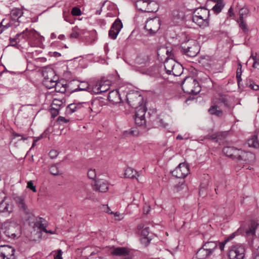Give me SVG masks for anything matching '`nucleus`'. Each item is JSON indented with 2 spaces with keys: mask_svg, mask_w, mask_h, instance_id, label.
Instances as JSON below:
<instances>
[{
  "mask_svg": "<svg viewBox=\"0 0 259 259\" xmlns=\"http://www.w3.org/2000/svg\"><path fill=\"white\" fill-rule=\"evenodd\" d=\"M209 11L204 8L196 9L193 14L192 20L201 28H205L209 25Z\"/></svg>",
  "mask_w": 259,
  "mask_h": 259,
  "instance_id": "nucleus-1",
  "label": "nucleus"
},
{
  "mask_svg": "<svg viewBox=\"0 0 259 259\" xmlns=\"http://www.w3.org/2000/svg\"><path fill=\"white\" fill-rule=\"evenodd\" d=\"M183 91L188 94L197 95L201 91L198 81L192 76L186 77L181 83Z\"/></svg>",
  "mask_w": 259,
  "mask_h": 259,
  "instance_id": "nucleus-2",
  "label": "nucleus"
},
{
  "mask_svg": "<svg viewBox=\"0 0 259 259\" xmlns=\"http://www.w3.org/2000/svg\"><path fill=\"white\" fill-rule=\"evenodd\" d=\"M181 48L183 53L190 57H195L200 51L199 45L194 39L182 42Z\"/></svg>",
  "mask_w": 259,
  "mask_h": 259,
  "instance_id": "nucleus-3",
  "label": "nucleus"
},
{
  "mask_svg": "<svg viewBox=\"0 0 259 259\" xmlns=\"http://www.w3.org/2000/svg\"><path fill=\"white\" fill-rule=\"evenodd\" d=\"M257 224L255 223H252L249 228L245 229L244 227H241L237 231L232 233L225 240L226 242H229L233 239L235 237L239 235H246L247 236H253L255 235L256 229Z\"/></svg>",
  "mask_w": 259,
  "mask_h": 259,
  "instance_id": "nucleus-4",
  "label": "nucleus"
},
{
  "mask_svg": "<svg viewBox=\"0 0 259 259\" xmlns=\"http://www.w3.org/2000/svg\"><path fill=\"white\" fill-rule=\"evenodd\" d=\"M26 192H24L22 195L17 197V206L19 208L20 212L24 215L23 219L27 221L31 218L32 213L30 209L26 203Z\"/></svg>",
  "mask_w": 259,
  "mask_h": 259,
  "instance_id": "nucleus-5",
  "label": "nucleus"
},
{
  "mask_svg": "<svg viewBox=\"0 0 259 259\" xmlns=\"http://www.w3.org/2000/svg\"><path fill=\"white\" fill-rule=\"evenodd\" d=\"M161 21L158 17H154L148 19L145 24L144 28L147 34L154 35L160 29Z\"/></svg>",
  "mask_w": 259,
  "mask_h": 259,
  "instance_id": "nucleus-6",
  "label": "nucleus"
},
{
  "mask_svg": "<svg viewBox=\"0 0 259 259\" xmlns=\"http://www.w3.org/2000/svg\"><path fill=\"white\" fill-rule=\"evenodd\" d=\"M245 252V246L242 244H237L231 247L228 256L230 259H244Z\"/></svg>",
  "mask_w": 259,
  "mask_h": 259,
  "instance_id": "nucleus-7",
  "label": "nucleus"
},
{
  "mask_svg": "<svg viewBox=\"0 0 259 259\" xmlns=\"http://www.w3.org/2000/svg\"><path fill=\"white\" fill-rule=\"evenodd\" d=\"M126 101L132 108L137 107L138 106L143 104V96L138 91H131L126 94Z\"/></svg>",
  "mask_w": 259,
  "mask_h": 259,
  "instance_id": "nucleus-8",
  "label": "nucleus"
},
{
  "mask_svg": "<svg viewBox=\"0 0 259 259\" xmlns=\"http://www.w3.org/2000/svg\"><path fill=\"white\" fill-rule=\"evenodd\" d=\"M15 248L9 245L0 246V259H15Z\"/></svg>",
  "mask_w": 259,
  "mask_h": 259,
  "instance_id": "nucleus-9",
  "label": "nucleus"
},
{
  "mask_svg": "<svg viewBox=\"0 0 259 259\" xmlns=\"http://www.w3.org/2000/svg\"><path fill=\"white\" fill-rule=\"evenodd\" d=\"M189 172L188 165L184 163H181L171 171V174L176 178H184L188 175Z\"/></svg>",
  "mask_w": 259,
  "mask_h": 259,
  "instance_id": "nucleus-10",
  "label": "nucleus"
},
{
  "mask_svg": "<svg viewBox=\"0 0 259 259\" xmlns=\"http://www.w3.org/2000/svg\"><path fill=\"white\" fill-rule=\"evenodd\" d=\"M122 26L121 21L119 19H117L112 25L109 31V37L112 39H115Z\"/></svg>",
  "mask_w": 259,
  "mask_h": 259,
  "instance_id": "nucleus-11",
  "label": "nucleus"
},
{
  "mask_svg": "<svg viewBox=\"0 0 259 259\" xmlns=\"http://www.w3.org/2000/svg\"><path fill=\"white\" fill-rule=\"evenodd\" d=\"M110 89L109 84L105 83L102 81L97 82L96 84L93 87L92 94H99L108 91Z\"/></svg>",
  "mask_w": 259,
  "mask_h": 259,
  "instance_id": "nucleus-12",
  "label": "nucleus"
},
{
  "mask_svg": "<svg viewBox=\"0 0 259 259\" xmlns=\"http://www.w3.org/2000/svg\"><path fill=\"white\" fill-rule=\"evenodd\" d=\"M16 226L15 222L5 223L4 225L5 229L4 231L5 234L10 238H15L16 233Z\"/></svg>",
  "mask_w": 259,
  "mask_h": 259,
  "instance_id": "nucleus-13",
  "label": "nucleus"
},
{
  "mask_svg": "<svg viewBox=\"0 0 259 259\" xmlns=\"http://www.w3.org/2000/svg\"><path fill=\"white\" fill-rule=\"evenodd\" d=\"M13 209V205L9 203L6 197L0 195V212L10 213Z\"/></svg>",
  "mask_w": 259,
  "mask_h": 259,
  "instance_id": "nucleus-14",
  "label": "nucleus"
},
{
  "mask_svg": "<svg viewBox=\"0 0 259 259\" xmlns=\"http://www.w3.org/2000/svg\"><path fill=\"white\" fill-rule=\"evenodd\" d=\"M93 185L94 189L100 192H105L108 190V182L104 180H95Z\"/></svg>",
  "mask_w": 259,
  "mask_h": 259,
  "instance_id": "nucleus-15",
  "label": "nucleus"
},
{
  "mask_svg": "<svg viewBox=\"0 0 259 259\" xmlns=\"http://www.w3.org/2000/svg\"><path fill=\"white\" fill-rule=\"evenodd\" d=\"M212 105L208 109V112L218 117H222L223 115V111L219 108L217 105V102H212Z\"/></svg>",
  "mask_w": 259,
  "mask_h": 259,
  "instance_id": "nucleus-16",
  "label": "nucleus"
},
{
  "mask_svg": "<svg viewBox=\"0 0 259 259\" xmlns=\"http://www.w3.org/2000/svg\"><path fill=\"white\" fill-rule=\"evenodd\" d=\"M108 99L113 104H117L121 102L120 95L117 91L110 92L108 94Z\"/></svg>",
  "mask_w": 259,
  "mask_h": 259,
  "instance_id": "nucleus-17",
  "label": "nucleus"
},
{
  "mask_svg": "<svg viewBox=\"0 0 259 259\" xmlns=\"http://www.w3.org/2000/svg\"><path fill=\"white\" fill-rule=\"evenodd\" d=\"M82 105H89V104L88 102H86L74 103L72 104H70L67 107V113L68 114H71L77 111L79 109L81 108Z\"/></svg>",
  "mask_w": 259,
  "mask_h": 259,
  "instance_id": "nucleus-18",
  "label": "nucleus"
},
{
  "mask_svg": "<svg viewBox=\"0 0 259 259\" xmlns=\"http://www.w3.org/2000/svg\"><path fill=\"white\" fill-rule=\"evenodd\" d=\"M177 63L172 59H168L164 63V68L167 74H171V71Z\"/></svg>",
  "mask_w": 259,
  "mask_h": 259,
  "instance_id": "nucleus-19",
  "label": "nucleus"
},
{
  "mask_svg": "<svg viewBox=\"0 0 259 259\" xmlns=\"http://www.w3.org/2000/svg\"><path fill=\"white\" fill-rule=\"evenodd\" d=\"M111 254L116 256H126L129 254V251L125 247H118L112 250Z\"/></svg>",
  "mask_w": 259,
  "mask_h": 259,
  "instance_id": "nucleus-20",
  "label": "nucleus"
},
{
  "mask_svg": "<svg viewBox=\"0 0 259 259\" xmlns=\"http://www.w3.org/2000/svg\"><path fill=\"white\" fill-rule=\"evenodd\" d=\"M46 221L42 218L39 217L34 223V227L37 228L40 231L47 232Z\"/></svg>",
  "mask_w": 259,
  "mask_h": 259,
  "instance_id": "nucleus-21",
  "label": "nucleus"
},
{
  "mask_svg": "<svg viewBox=\"0 0 259 259\" xmlns=\"http://www.w3.org/2000/svg\"><path fill=\"white\" fill-rule=\"evenodd\" d=\"M212 102H217L218 105L220 103H222L225 107L227 108L231 107V105L228 101V97L227 95H219V97L214 98L212 100Z\"/></svg>",
  "mask_w": 259,
  "mask_h": 259,
  "instance_id": "nucleus-22",
  "label": "nucleus"
},
{
  "mask_svg": "<svg viewBox=\"0 0 259 259\" xmlns=\"http://www.w3.org/2000/svg\"><path fill=\"white\" fill-rule=\"evenodd\" d=\"M255 158V156L253 153L251 152L243 151L240 161H243L246 163H250L254 162Z\"/></svg>",
  "mask_w": 259,
  "mask_h": 259,
  "instance_id": "nucleus-23",
  "label": "nucleus"
},
{
  "mask_svg": "<svg viewBox=\"0 0 259 259\" xmlns=\"http://www.w3.org/2000/svg\"><path fill=\"white\" fill-rule=\"evenodd\" d=\"M35 33V30L32 29L28 30L26 28L24 30L20 31L17 33V38L21 36L25 38H31Z\"/></svg>",
  "mask_w": 259,
  "mask_h": 259,
  "instance_id": "nucleus-24",
  "label": "nucleus"
},
{
  "mask_svg": "<svg viewBox=\"0 0 259 259\" xmlns=\"http://www.w3.org/2000/svg\"><path fill=\"white\" fill-rule=\"evenodd\" d=\"M125 178L130 179L136 178L138 180V177L139 176V172L132 167H127L124 172Z\"/></svg>",
  "mask_w": 259,
  "mask_h": 259,
  "instance_id": "nucleus-25",
  "label": "nucleus"
},
{
  "mask_svg": "<svg viewBox=\"0 0 259 259\" xmlns=\"http://www.w3.org/2000/svg\"><path fill=\"white\" fill-rule=\"evenodd\" d=\"M203 246L207 250L211 255L213 253L218 247L217 242L215 241H208L205 242Z\"/></svg>",
  "mask_w": 259,
  "mask_h": 259,
  "instance_id": "nucleus-26",
  "label": "nucleus"
},
{
  "mask_svg": "<svg viewBox=\"0 0 259 259\" xmlns=\"http://www.w3.org/2000/svg\"><path fill=\"white\" fill-rule=\"evenodd\" d=\"M211 254L202 246L196 252V256L198 259H205Z\"/></svg>",
  "mask_w": 259,
  "mask_h": 259,
  "instance_id": "nucleus-27",
  "label": "nucleus"
},
{
  "mask_svg": "<svg viewBox=\"0 0 259 259\" xmlns=\"http://www.w3.org/2000/svg\"><path fill=\"white\" fill-rule=\"evenodd\" d=\"M92 90L93 87H90L88 82L82 81L78 85V88L74 90L72 92H77L79 91H87L92 94Z\"/></svg>",
  "mask_w": 259,
  "mask_h": 259,
  "instance_id": "nucleus-28",
  "label": "nucleus"
},
{
  "mask_svg": "<svg viewBox=\"0 0 259 259\" xmlns=\"http://www.w3.org/2000/svg\"><path fill=\"white\" fill-rule=\"evenodd\" d=\"M148 0H138L135 6L137 9L141 11L146 12Z\"/></svg>",
  "mask_w": 259,
  "mask_h": 259,
  "instance_id": "nucleus-29",
  "label": "nucleus"
},
{
  "mask_svg": "<svg viewBox=\"0 0 259 259\" xmlns=\"http://www.w3.org/2000/svg\"><path fill=\"white\" fill-rule=\"evenodd\" d=\"M146 12L154 13L158 9V5L154 1L148 0Z\"/></svg>",
  "mask_w": 259,
  "mask_h": 259,
  "instance_id": "nucleus-30",
  "label": "nucleus"
},
{
  "mask_svg": "<svg viewBox=\"0 0 259 259\" xmlns=\"http://www.w3.org/2000/svg\"><path fill=\"white\" fill-rule=\"evenodd\" d=\"M248 145L249 147L254 148H259V142L257 140L256 135H252L247 141Z\"/></svg>",
  "mask_w": 259,
  "mask_h": 259,
  "instance_id": "nucleus-31",
  "label": "nucleus"
},
{
  "mask_svg": "<svg viewBox=\"0 0 259 259\" xmlns=\"http://www.w3.org/2000/svg\"><path fill=\"white\" fill-rule=\"evenodd\" d=\"M134 108L136 109L135 116L145 117L146 108L144 104H142L138 106L137 107H134Z\"/></svg>",
  "mask_w": 259,
  "mask_h": 259,
  "instance_id": "nucleus-32",
  "label": "nucleus"
},
{
  "mask_svg": "<svg viewBox=\"0 0 259 259\" xmlns=\"http://www.w3.org/2000/svg\"><path fill=\"white\" fill-rule=\"evenodd\" d=\"M173 20L176 22L182 21L184 18V14L179 10H174L172 13Z\"/></svg>",
  "mask_w": 259,
  "mask_h": 259,
  "instance_id": "nucleus-33",
  "label": "nucleus"
},
{
  "mask_svg": "<svg viewBox=\"0 0 259 259\" xmlns=\"http://www.w3.org/2000/svg\"><path fill=\"white\" fill-rule=\"evenodd\" d=\"M57 92L64 93L66 91L67 84L61 81H57V84L54 87Z\"/></svg>",
  "mask_w": 259,
  "mask_h": 259,
  "instance_id": "nucleus-34",
  "label": "nucleus"
},
{
  "mask_svg": "<svg viewBox=\"0 0 259 259\" xmlns=\"http://www.w3.org/2000/svg\"><path fill=\"white\" fill-rule=\"evenodd\" d=\"M183 70V68L182 65L177 63L176 65L174 67V69L171 71V74L174 76H178L182 74Z\"/></svg>",
  "mask_w": 259,
  "mask_h": 259,
  "instance_id": "nucleus-35",
  "label": "nucleus"
},
{
  "mask_svg": "<svg viewBox=\"0 0 259 259\" xmlns=\"http://www.w3.org/2000/svg\"><path fill=\"white\" fill-rule=\"evenodd\" d=\"M226 135L225 133L219 132L212 135L210 136V138L218 142L220 140H222L225 139Z\"/></svg>",
  "mask_w": 259,
  "mask_h": 259,
  "instance_id": "nucleus-36",
  "label": "nucleus"
},
{
  "mask_svg": "<svg viewBox=\"0 0 259 259\" xmlns=\"http://www.w3.org/2000/svg\"><path fill=\"white\" fill-rule=\"evenodd\" d=\"M243 152V151L242 150L235 148L231 158L232 159H236L238 161H240Z\"/></svg>",
  "mask_w": 259,
  "mask_h": 259,
  "instance_id": "nucleus-37",
  "label": "nucleus"
},
{
  "mask_svg": "<svg viewBox=\"0 0 259 259\" xmlns=\"http://www.w3.org/2000/svg\"><path fill=\"white\" fill-rule=\"evenodd\" d=\"M224 7L223 1H220L213 7L212 10L214 13L218 14L221 12Z\"/></svg>",
  "mask_w": 259,
  "mask_h": 259,
  "instance_id": "nucleus-38",
  "label": "nucleus"
},
{
  "mask_svg": "<svg viewBox=\"0 0 259 259\" xmlns=\"http://www.w3.org/2000/svg\"><path fill=\"white\" fill-rule=\"evenodd\" d=\"M246 86L250 88L254 91L259 90V86L257 84H256L251 79H248L246 80Z\"/></svg>",
  "mask_w": 259,
  "mask_h": 259,
  "instance_id": "nucleus-39",
  "label": "nucleus"
},
{
  "mask_svg": "<svg viewBox=\"0 0 259 259\" xmlns=\"http://www.w3.org/2000/svg\"><path fill=\"white\" fill-rule=\"evenodd\" d=\"M58 79H52V80H43L42 82L44 85L48 89H51L54 88L55 85L57 84Z\"/></svg>",
  "mask_w": 259,
  "mask_h": 259,
  "instance_id": "nucleus-40",
  "label": "nucleus"
},
{
  "mask_svg": "<svg viewBox=\"0 0 259 259\" xmlns=\"http://www.w3.org/2000/svg\"><path fill=\"white\" fill-rule=\"evenodd\" d=\"M42 75L44 76V78H48L50 77H53L56 75L55 74V71L52 69H49L48 70H44L42 71Z\"/></svg>",
  "mask_w": 259,
  "mask_h": 259,
  "instance_id": "nucleus-41",
  "label": "nucleus"
},
{
  "mask_svg": "<svg viewBox=\"0 0 259 259\" xmlns=\"http://www.w3.org/2000/svg\"><path fill=\"white\" fill-rule=\"evenodd\" d=\"M235 147H225L223 149V152L226 156L231 158L234 150Z\"/></svg>",
  "mask_w": 259,
  "mask_h": 259,
  "instance_id": "nucleus-42",
  "label": "nucleus"
},
{
  "mask_svg": "<svg viewBox=\"0 0 259 259\" xmlns=\"http://www.w3.org/2000/svg\"><path fill=\"white\" fill-rule=\"evenodd\" d=\"M248 13L249 10L247 8L244 7L240 9L239 12V19H244V18H246Z\"/></svg>",
  "mask_w": 259,
  "mask_h": 259,
  "instance_id": "nucleus-43",
  "label": "nucleus"
},
{
  "mask_svg": "<svg viewBox=\"0 0 259 259\" xmlns=\"http://www.w3.org/2000/svg\"><path fill=\"white\" fill-rule=\"evenodd\" d=\"M139 134V131L137 128H131L129 131L124 132L123 135L127 137L128 135H132L134 136H137Z\"/></svg>",
  "mask_w": 259,
  "mask_h": 259,
  "instance_id": "nucleus-44",
  "label": "nucleus"
},
{
  "mask_svg": "<svg viewBox=\"0 0 259 259\" xmlns=\"http://www.w3.org/2000/svg\"><path fill=\"white\" fill-rule=\"evenodd\" d=\"M135 123L138 126H142L146 124V120L145 117H141L140 116H135Z\"/></svg>",
  "mask_w": 259,
  "mask_h": 259,
  "instance_id": "nucleus-45",
  "label": "nucleus"
},
{
  "mask_svg": "<svg viewBox=\"0 0 259 259\" xmlns=\"http://www.w3.org/2000/svg\"><path fill=\"white\" fill-rule=\"evenodd\" d=\"M238 23H239V27L244 32L248 31L247 26L246 22L244 21V19H239L238 20Z\"/></svg>",
  "mask_w": 259,
  "mask_h": 259,
  "instance_id": "nucleus-46",
  "label": "nucleus"
},
{
  "mask_svg": "<svg viewBox=\"0 0 259 259\" xmlns=\"http://www.w3.org/2000/svg\"><path fill=\"white\" fill-rule=\"evenodd\" d=\"M50 173L54 176H57L60 174L58 167L56 165H53L50 168Z\"/></svg>",
  "mask_w": 259,
  "mask_h": 259,
  "instance_id": "nucleus-47",
  "label": "nucleus"
},
{
  "mask_svg": "<svg viewBox=\"0 0 259 259\" xmlns=\"http://www.w3.org/2000/svg\"><path fill=\"white\" fill-rule=\"evenodd\" d=\"M155 122L157 125L160 127L166 128L168 126V124L167 123H164L163 120L159 117H157L156 118Z\"/></svg>",
  "mask_w": 259,
  "mask_h": 259,
  "instance_id": "nucleus-48",
  "label": "nucleus"
},
{
  "mask_svg": "<svg viewBox=\"0 0 259 259\" xmlns=\"http://www.w3.org/2000/svg\"><path fill=\"white\" fill-rule=\"evenodd\" d=\"M71 14L73 16H80L81 14V11L76 7H73L71 11Z\"/></svg>",
  "mask_w": 259,
  "mask_h": 259,
  "instance_id": "nucleus-49",
  "label": "nucleus"
},
{
  "mask_svg": "<svg viewBox=\"0 0 259 259\" xmlns=\"http://www.w3.org/2000/svg\"><path fill=\"white\" fill-rule=\"evenodd\" d=\"M88 176L91 179H95L96 177V172L95 169H91L89 170L88 172Z\"/></svg>",
  "mask_w": 259,
  "mask_h": 259,
  "instance_id": "nucleus-50",
  "label": "nucleus"
},
{
  "mask_svg": "<svg viewBox=\"0 0 259 259\" xmlns=\"http://www.w3.org/2000/svg\"><path fill=\"white\" fill-rule=\"evenodd\" d=\"M79 32L76 30V28L72 29V32L70 34V38H76L79 36Z\"/></svg>",
  "mask_w": 259,
  "mask_h": 259,
  "instance_id": "nucleus-51",
  "label": "nucleus"
},
{
  "mask_svg": "<svg viewBox=\"0 0 259 259\" xmlns=\"http://www.w3.org/2000/svg\"><path fill=\"white\" fill-rule=\"evenodd\" d=\"M27 187L30 190H31L33 192H36V187L33 185V182L32 181H28L27 182Z\"/></svg>",
  "mask_w": 259,
  "mask_h": 259,
  "instance_id": "nucleus-52",
  "label": "nucleus"
},
{
  "mask_svg": "<svg viewBox=\"0 0 259 259\" xmlns=\"http://www.w3.org/2000/svg\"><path fill=\"white\" fill-rule=\"evenodd\" d=\"M4 20H3L1 23H0V34H1L3 31H4L6 28H7L8 27H9V25L8 24H4Z\"/></svg>",
  "mask_w": 259,
  "mask_h": 259,
  "instance_id": "nucleus-53",
  "label": "nucleus"
},
{
  "mask_svg": "<svg viewBox=\"0 0 259 259\" xmlns=\"http://www.w3.org/2000/svg\"><path fill=\"white\" fill-rule=\"evenodd\" d=\"M151 239L149 238L148 237H144L141 239V242L142 244H143L145 246H147L150 243Z\"/></svg>",
  "mask_w": 259,
  "mask_h": 259,
  "instance_id": "nucleus-54",
  "label": "nucleus"
},
{
  "mask_svg": "<svg viewBox=\"0 0 259 259\" xmlns=\"http://www.w3.org/2000/svg\"><path fill=\"white\" fill-rule=\"evenodd\" d=\"M49 155L51 158L53 159L58 156V152L55 150H52L50 151Z\"/></svg>",
  "mask_w": 259,
  "mask_h": 259,
  "instance_id": "nucleus-55",
  "label": "nucleus"
},
{
  "mask_svg": "<svg viewBox=\"0 0 259 259\" xmlns=\"http://www.w3.org/2000/svg\"><path fill=\"white\" fill-rule=\"evenodd\" d=\"M57 121L59 122L60 124H62L63 123H67L69 122V120L65 118L63 116H59L57 118Z\"/></svg>",
  "mask_w": 259,
  "mask_h": 259,
  "instance_id": "nucleus-56",
  "label": "nucleus"
},
{
  "mask_svg": "<svg viewBox=\"0 0 259 259\" xmlns=\"http://www.w3.org/2000/svg\"><path fill=\"white\" fill-rule=\"evenodd\" d=\"M141 235L145 237H147V236L148 235L149 233V227H146L141 231Z\"/></svg>",
  "mask_w": 259,
  "mask_h": 259,
  "instance_id": "nucleus-57",
  "label": "nucleus"
},
{
  "mask_svg": "<svg viewBox=\"0 0 259 259\" xmlns=\"http://www.w3.org/2000/svg\"><path fill=\"white\" fill-rule=\"evenodd\" d=\"M102 210L109 214H113V212L111 211L110 208L106 205H103L101 208Z\"/></svg>",
  "mask_w": 259,
  "mask_h": 259,
  "instance_id": "nucleus-58",
  "label": "nucleus"
},
{
  "mask_svg": "<svg viewBox=\"0 0 259 259\" xmlns=\"http://www.w3.org/2000/svg\"><path fill=\"white\" fill-rule=\"evenodd\" d=\"M23 14V12L22 10L17 9V16H18L17 18V22L20 23L21 22L22 20L20 19L21 18Z\"/></svg>",
  "mask_w": 259,
  "mask_h": 259,
  "instance_id": "nucleus-59",
  "label": "nucleus"
},
{
  "mask_svg": "<svg viewBox=\"0 0 259 259\" xmlns=\"http://www.w3.org/2000/svg\"><path fill=\"white\" fill-rule=\"evenodd\" d=\"M63 17H64V20L66 21H67V22H69V23H70L71 24L73 23L72 20H71V18H70L71 16L69 15V14L64 13Z\"/></svg>",
  "mask_w": 259,
  "mask_h": 259,
  "instance_id": "nucleus-60",
  "label": "nucleus"
},
{
  "mask_svg": "<svg viewBox=\"0 0 259 259\" xmlns=\"http://www.w3.org/2000/svg\"><path fill=\"white\" fill-rule=\"evenodd\" d=\"M144 213L148 214L150 211V206L149 205H145L143 208Z\"/></svg>",
  "mask_w": 259,
  "mask_h": 259,
  "instance_id": "nucleus-61",
  "label": "nucleus"
},
{
  "mask_svg": "<svg viewBox=\"0 0 259 259\" xmlns=\"http://www.w3.org/2000/svg\"><path fill=\"white\" fill-rule=\"evenodd\" d=\"M227 242H226V240L225 239L224 241L220 243L219 247L222 251L224 250L225 246Z\"/></svg>",
  "mask_w": 259,
  "mask_h": 259,
  "instance_id": "nucleus-62",
  "label": "nucleus"
},
{
  "mask_svg": "<svg viewBox=\"0 0 259 259\" xmlns=\"http://www.w3.org/2000/svg\"><path fill=\"white\" fill-rule=\"evenodd\" d=\"M52 79H58V77L57 75H55L54 76H53V77H50L48 78H44L43 80H52Z\"/></svg>",
  "mask_w": 259,
  "mask_h": 259,
  "instance_id": "nucleus-63",
  "label": "nucleus"
},
{
  "mask_svg": "<svg viewBox=\"0 0 259 259\" xmlns=\"http://www.w3.org/2000/svg\"><path fill=\"white\" fill-rule=\"evenodd\" d=\"M253 67L256 68H259V62H257L256 61H254L253 64Z\"/></svg>",
  "mask_w": 259,
  "mask_h": 259,
  "instance_id": "nucleus-64",
  "label": "nucleus"
}]
</instances>
